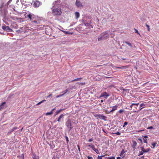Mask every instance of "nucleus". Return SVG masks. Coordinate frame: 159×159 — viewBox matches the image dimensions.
<instances>
[{
    "instance_id": "nucleus-1",
    "label": "nucleus",
    "mask_w": 159,
    "mask_h": 159,
    "mask_svg": "<svg viewBox=\"0 0 159 159\" xmlns=\"http://www.w3.org/2000/svg\"><path fill=\"white\" fill-rule=\"evenodd\" d=\"M107 31L101 33L98 38V40L100 41L102 40L106 39L108 37Z\"/></svg>"
},
{
    "instance_id": "nucleus-2",
    "label": "nucleus",
    "mask_w": 159,
    "mask_h": 159,
    "mask_svg": "<svg viewBox=\"0 0 159 159\" xmlns=\"http://www.w3.org/2000/svg\"><path fill=\"white\" fill-rule=\"evenodd\" d=\"M52 13L54 15H60L62 13L61 9L59 7L53 8L52 10Z\"/></svg>"
},
{
    "instance_id": "nucleus-3",
    "label": "nucleus",
    "mask_w": 159,
    "mask_h": 159,
    "mask_svg": "<svg viewBox=\"0 0 159 159\" xmlns=\"http://www.w3.org/2000/svg\"><path fill=\"white\" fill-rule=\"evenodd\" d=\"M94 116L97 119H100L103 120H105L106 117L103 115H102L100 114H97L94 115Z\"/></svg>"
},
{
    "instance_id": "nucleus-4",
    "label": "nucleus",
    "mask_w": 159,
    "mask_h": 159,
    "mask_svg": "<svg viewBox=\"0 0 159 159\" xmlns=\"http://www.w3.org/2000/svg\"><path fill=\"white\" fill-rule=\"evenodd\" d=\"M67 126L69 128V130H70L72 128L71 120L68 121L66 124Z\"/></svg>"
},
{
    "instance_id": "nucleus-5",
    "label": "nucleus",
    "mask_w": 159,
    "mask_h": 159,
    "mask_svg": "<svg viewBox=\"0 0 159 159\" xmlns=\"http://www.w3.org/2000/svg\"><path fill=\"white\" fill-rule=\"evenodd\" d=\"M40 5V2L37 1H36L34 2L33 4V6L34 7H39Z\"/></svg>"
},
{
    "instance_id": "nucleus-6",
    "label": "nucleus",
    "mask_w": 159,
    "mask_h": 159,
    "mask_svg": "<svg viewBox=\"0 0 159 159\" xmlns=\"http://www.w3.org/2000/svg\"><path fill=\"white\" fill-rule=\"evenodd\" d=\"M132 148H133L134 151L136 149V147L137 145V142L134 140H133L132 141Z\"/></svg>"
},
{
    "instance_id": "nucleus-7",
    "label": "nucleus",
    "mask_w": 159,
    "mask_h": 159,
    "mask_svg": "<svg viewBox=\"0 0 159 159\" xmlns=\"http://www.w3.org/2000/svg\"><path fill=\"white\" fill-rule=\"evenodd\" d=\"M109 96V95L106 92H104L103 93H102L101 97H103L104 98H107Z\"/></svg>"
},
{
    "instance_id": "nucleus-8",
    "label": "nucleus",
    "mask_w": 159,
    "mask_h": 159,
    "mask_svg": "<svg viewBox=\"0 0 159 159\" xmlns=\"http://www.w3.org/2000/svg\"><path fill=\"white\" fill-rule=\"evenodd\" d=\"M75 4L78 7H82L83 6L82 3L78 0H76V1Z\"/></svg>"
},
{
    "instance_id": "nucleus-9",
    "label": "nucleus",
    "mask_w": 159,
    "mask_h": 159,
    "mask_svg": "<svg viewBox=\"0 0 159 159\" xmlns=\"http://www.w3.org/2000/svg\"><path fill=\"white\" fill-rule=\"evenodd\" d=\"M2 28L4 30H11V29L9 27L7 26H2Z\"/></svg>"
},
{
    "instance_id": "nucleus-10",
    "label": "nucleus",
    "mask_w": 159,
    "mask_h": 159,
    "mask_svg": "<svg viewBox=\"0 0 159 159\" xmlns=\"http://www.w3.org/2000/svg\"><path fill=\"white\" fill-rule=\"evenodd\" d=\"M65 115H64L63 114H61V115H60L59 117L58 118L57 120V121L58 122H60L61 119H62V120L63 121V118L64 116Z\"/></svg>"
},
{
    "instance_id": "nucleus-11",
    "label": "nucleus",
    "mask_w": 159,
    "mask_h": 159,
    "mask_svg": "<svg viewBox=\"0 0 159 159\" xmlns=\"http://www.w3.org/2000/svg\"><path fill=\"white\" fill-rule=\"evenodd\" d=\"M141 150L144 153L148 152L150 150V149L149 148L145 149L143 147L142 148Z\"/></svg>"
},
{
    "instance_id": "nucleus-12",
    "label": "nucleus",
    "mask_w": 159,
    "mask_h": 159,
    "mask_svg": "<svg viewBox=\"0 0 159 159\" xmlns=\"http://www.w3.org/2000/svg\"><path fill=\"white\" fill-rule=\"evenodd\" d=\"M125 152L124 150V149H123L122 151H121V152L120 154V156L122 157V158H123L125 157V155L124 153Z\"/></svg>"
},
{
    "instance_id": "nucleus-13",
    "label": "nucleus",
    "mask_w": 159,
    "mask_h": 159,
    "mask_svg": "<svg viewBox=\"0 0 159 159\" xmlns=\"http://www.w3.org/2000/svg\"><path fill=\"white\" fill-rule=\"evenodd\" d=\"M32 158L33 159H39V156L36 155L35 154H33Z\"/></svg>"
},
{
    "instance_id": "nucleus-14",
    "label": "nucleus",
    "mask_w": 159,
    "mask_h": 159,
    "mask_svg": "<svg viewBox=\"0 0 159 159\" xmlns=\"http://www.w3.org/2000/svg\"><path fill=\"white\" fill-rule=\"evenodd\" d=\"M129 66H122L121 67H116L117 69H126Z\"/></svg>"
},
{
    "instance_id": "nucleus-15",
    "label": "nucleus",
    "mask_w": 159,
    "mask_h": 159,
    "mask_svg": "<svg viewBox=\"0 0 159 159\" xmlns=\"http://www.w3.org/2000/svg\"><path fill=\"white\" fill-rule=\"evenodd\" d=\"M117 106L116 105L113 107L112 109L110 111V112H112L116 110L117 109Z\"/></svg>"
},
{
    "instance_id": "nucleus-16",
    "label": "nucleus",
    "mask_w": 159,
    "mask_h": 159,
    "mask_svg": "<svg viewBox=\"0 0 159 159\" xmlns=\"http://www.w3.org/2000/svg\"><path fill=\"white\" fill-rule=\"evenodd\" d=\"M6 103V102H4L1 104V105H0V108L1 109H3L4 108V105Z\"/></svg>"
},
{
    "instance_id": "nucleus-17",
    "label": "nucleus",
    "mask_w": 159,
    "mask_h": 159,
    "mask_svg": "<svg viewBox=\"0 0 159 159\" xmlns=\"http://www.w3.org/2000/svg\"><path fill=\"white\" fill-rule=\"evenodd\" d=\"M17 157L19 159H24V155L22 154L20 156H17Z\"/></svg>"
},
{
    "instance_id": "nucleus-18",
    "label": "nucleus",
    "mask_w": 159,
    "mask_h": 159,
    "mask_svg": "<svg viewBox=\"0 0 159 159\" xmlns=\"http://www.w3.org/2000/svg\"><path fill=\"white\" fill-rule=\"evenodd\" d=\"M82 79V78L75 79L71 80V82H75V81H80Z\"/></svg>"
},
{
    "instance_id": "nucleus-19",
    "label": "nucleus",
    "mask_w": 159,
    "mask_h": 159,
    "mask_svg": "<svg viewBox=\"0 0 159 159\" xmlns=\"http://www.w3.org/2000/svg\"><path fill=\"white\" fill-rule=\"evenodd\" d=\"M63 109H61L60 110H57L55 113V115L56 116L58 115L59 113H60Z\"/></svg>"
},
{
    "instance_id": "nucleus-20",
    "label": "nucleus",
    "mask_w": 159,
    "mask_h": 159,
    "mask_svg": "<svg viewBox=\"0 0 159 159\" xmlns=\"http://www.w3.org/2000/svg\"><path fill=\"white\" fill-rule=\"evenodd\" d=\"M75 15L76 18H78L80 16V14L78 12H76L75 13Z\"/></svg>"
},
{
    "instance_id": "nucleus-21",
    "label": "nucleus",
    "mask_w": 159,
    "mask_h": 159,
    "mask_svg": "<svg viewBox=\"0 0 159 159\" xmlns=\"http://www.w3.org/2000/svg\"><path fill=\"white\" fill-rule=\"evenodd\" d=\"M124 43H125L126 44L128 45L130 47H131V48L132 47V44L130 43H129V42H127V41L125 42Z\"/></svg>"
},
{
    "instance_id": "nucleus-22",
    "label": "nucleus",
    "mask_w": 159,
    "mask_h": 159,
    "mask_svg": "<svg viewBox=\"0 0 159 159\" xmlns=\"http://www.w3.org/2000/svg\"><path fill=\"white\" fill-rule=\"evenodd\" d=\"M140 107H141L140 110H141L142 108H143V107H145V104H143V103H142L141 104H140Z\"/></svg>"
},
{
    "instance_id": "nucleus-23",
    "label": "nucleus",
    "mask_w": 159,
    "mask_h": 159,
    "mask_svg": "<svg viewBox=\"0 0 159 159\" xmlns=\"http://www.w3.org/2000/svg\"><path fill=\"white\" fill-rule=\"evenodd\" d=\"M27 17H28L30 19V20H32V15L31 14H29V15H27Z\"/></svg>"
},
{
    "instance_id": "nucleus-24",
    "label": "nucleus",
    "mask_w": 159,
    "mask_h": 159,
    "mask_svg": "<svg viewBox=\"0 0 159 159\" xmlns=\"http://www.w3.org/2000/svg\"><path fill=\"white\" fill-rule=\"evenodd\" d=\"M53 114V112H52V111H50V112H47L46 114V116H48V115H52V114Z\"/></svg>"
},
{
    "instance_id": "nucleus-25",
    "label": "nucleus",
    "mask_w": 159,
    "mask_h": 159,
    "mask_svg": "<svg viewBox=\"0 0 159 159\" xmlns=\"http://www.w3.org/2000/svg\"><path fill=\"white\" fill-rule=\"evenodd\" d=\"M45 101H46L45 100H42V101H41V102H39L37 104V105H40V104H41V103L43 102H44Z\"/></svg>"
},
{
    "instance_id": "nucleus-26",
    "label": "nucleus",
    "mask_w": 159,
    "mask_h": 159,
    "mask_svg": "<svg viewBox=\"0 0 159 159\" xmlns=\"http://www.w3.org/2000/svg\"><path fill=\"white\" fill-rule=\"evenodd\" d=\"M157 144V143H152V145L153 146V147H152L153 148H155Z\"/></svg>"
},
{
    "instance_id": "nucleus-27",
    "label": "nucleus",
    "mask_w": 159,
    "mask_h": 159,
    "mask_svg": "<svg viewBox=\"0 0 159 159\" xmlns=\"http://www.w3.org/2000/svg\"><path fill=\"white\" fill-rule=\"evenodd\" d=\"M17 129V128L16 127H14L11 130L10 132L11 133V132H13L14 130H15Z\"/></svg>"
},
{
    "instance_id": "nucleus-28",
    "label": "nucleus",
    "mask_w": 159,
    "mask_h": 159,
    "mask_svg": "<svg viewBox=\"0 0 159 159\" xmlns=\"http://www.w3.org/2000/svg\"><path fill=\"white\" fill-rule=\"evenodd\" d=\"M134 30H135L136 33H137L138 34H139V35H140L139 33L136 29L134 28Z\"/></svg>"
},
{
    "instance_id": "nucleus-29",
    "label": "nucleus",
    "mask_w": 159,
    "mask_h": 159,
    "mask_svg": "<svg viewBox=\"0 0 159 159\" xmlns=\"http://www.w3.org/2000/svg\"><path fill=\"white\" fill-rule=\"evenodd\" d=\"M68 91V90L67 89H66L65 91L63 92L62 93H63V95L66 94L67 92Z\"/></svg>"
},
{
    "instance_id": "nucleus-30",
    "label": "nucleus",
    "mask_w": 159,
    "mask_h": 159,
    "mask_svg": "<svg viewBox=\"0 0 159 159\" xmlns=\"http://www.w3.org/2000/svg\"><path fill=\"white\" fill-rule=\"evenodd\" d=\"M91 148H92L93 150H94L96 149L94 146L93 144H92V145L91 146Z\"/></svg>"
},
{
    "instance_id": "nucleus-31",
    "label": "nucleus",
    "mask_w": 159,
    "mask_h": 159,
    "mask_svg": "<svg viewBox=\"0 0 159 159\" xmlns=\"http://www.w3.org/2000/svg\"><path fill=\"white\" fill-rule=\"evenodd\" d=\"M94 151L97 154H99V152L98 149H95L94 150Z\"/></svg>"
},
{
    "instance_id": "nucleus-32",
    "label": "nucleus",
    "mask_w": 159,
    "mask_h": 159,
    "mask_svg": "<svg viewBox=\"0 0 159 159\" xmlns=\"http://www.w3.org/2000/svg\"><path fill=\"white\" fill-rule=\"evenodd\" d=\"M146 25L147 26V27L148 28V30L149 31H150V27L147 24H146Z\"/></svg>"
},
{
    "instance_id": "nucleus-33",
    "label": "nucleus",
    "mask_w": 159,
    "mask_h": 159,
    "mask_svg": "<svg viewBox=\"0 0 159 159\" xmlns=\"http://www.w3.org/2000/svg\"><path fill=\"white\" fill-rule=\"evenodd\" d=\"M77 84L81 85H84L85 84V82L84 83H78Z\"/></svg>"
},
{
    "instance_id": "nucleus-34",
    "label": "nucleus",
    "mask_w": 159,
    "mask_h": 159,
    "mask_svg": "<svg viewBox=\"0 0 159 159\" xmlns=\"http://www.w3.org/2000/svg\"><path fill=\"white\" fill-rule=\"evenodd\" d=\"M63 95H64L63 94L58 95L57 96L56 98H58L61 97L63 96Z\"/></svg>"
},
{
    "instance_id": "nucleus-35",
    "label": "nucleus",
    "mask_w": 159,
    "mask_h": 159,
    "mask_svg": "<svg viewBox=\"0 0 159 159\" xmlns=\"http://www.w3.org/2000/svg\"><path fill=\"white\" fill-rule=\"evenodd\" d=\"M104 156H98V159H102V157H104Z\"/></svg>"
},
{
    "instance_id": "nucleus-36",
    "label": "nucleus",
    "mask_w": 159,
    "mask_h": 159,
    "mask_svg": "<svg viewBox=\"0 0 159 159\" xmlns=\"http://www.w3.org/2000/svg\"><path fill=\"white\" fill-rule=\"evenodd\" d=\"M65 138L67 142L68 143L69 142L68 138L67 136H66Z\"/></svg>"
},
{
    "instance_id": "nucleus-37",
    "label": "nucleus",
    "mask_w": 159,
    "mask_h": 159,
    "mask_svg": "<svg viewBox=\"0 0 159 159\" xmlns=\"http://www.w3.org/2000/svg\"><path fill=\"white\" fill-rule=\"evenodd\" d=\"M143 153L144 152H143L142 151H140L139 152V156L142 155H143Z\"/></svg>"
},
{
    "instance_id": "nucleus-38",
    "label": "nucleus",
    "mask_w": 159,
    "mask_h": 159,
    "mask_svg": "<svg viewBox=\"0 0 159 159\" xmlns=\"http://www.w3.org/2000/svg\"><path fill=\"white\" fill-rule=\"evenodd\" d=\"M124 111V110L123 109H121L119 111V112L120 113H121L123 112Z\"/></svg>"
},
{
    "instance_id": "nucleus-39",
    "label": "nucleus",
    "mask_w": 159,
    "mask_h": 159,
    "mask_svg": "<svg viewBox=\"0 0 159 159\" xmlns=\"http://www.w3.org/2000/svg\"><path fill=\"white\" fill-rule=\"evenodd\" d=\"M84 24L86 26H88L89 25V23H84Z\"/></svg>"
},
{
    "instance_id": "nucleus-40",
    "label": "nucleus",
    "mask_w": 159,
    "mask_h": 159,
    "mask_svg": "<svg viewBox=\"0 0 159 159\" xmlns=\"http://www.w3.org/2000/svg\"><path fill=\"white\" fill-rule=\"evenodd\" d=\"M147 129H153V127L151 126L148 127Z\"/></svg>"
},
{
    "instance_id": "nucleus-41",
    "label": "nucleus",
    "mask_w": 159,
    "mask_h": 159,
    "mask_svg": "<svg viewBox=\"0 0 159 159\" xmlns=\"http://www.w3.org/2000/svg\"><path fill=\"white\" fill-rule=\"evenodd\" d=\"M115 134H117V135H120V133L119 132V131H117V132L116 133H115Z\"/></svg>"
},
{
    "instance_id": "nucleus-42",
    "label": "nucleus",
    "mask_w": 159,
    "mask_h": 159,
    "mask_svg": "<svg viewBox=\"0 0 159 159\" xmlns=\"http://www.w3.org/2000/svg\"><path fill=\"white\" fill-rule=\"evenodd\" d=\"M93 141V139L91 138V139H89L88 140V141L89 142H91L92 141Z\"/></svg>"
},
{
    "instance_id": "nucleus-43",
    "label": "nucleus",
    "mask_w": 159,
    "mask_h": 159,
    "mask_svg": "<svg viewBox=\"0 0 159 159\" xmlns=\"http://www.w3.org/2000/svg\"><path fill=\"white\" fill-rule=\"evenodd\" d=\"M143 140H144V143H147V139H144Z\"/></svg>"
},
{
    "instance_id": "nucleus-44",
    "label": "nucleus",
    "mask_w": 159,
    "mask_h": 159,
    "mask_svg": "<svg viewBox=\"0 0 159 159\" xmlns=\"http://www.w3.org/2000/svg\"><path fill=\"white\" fill-rule=\"evenodd\" d=\"M87 158H88V159H93V157H90L89 156H88L87 157Z\"/></svg>"
},
{
    "instance_id": "nucleus-45",
    "label": "nucleus",
    "mask_w": 159,
    "mask_h": 159,
    "mask_svg": "<svg viewBox=\"0 0 159 159\" xmlns=\"http://www.w3.org/2000/svg\"><path fill=\"white\" fill-rule=\"evenodd\" d=\"M32 22L33 23H34L37 24H38L37 21L36 20H34Z\"/></svg>"
},
{
    "instance_id": "nucleus-46",
    "label": "nucleus",
    "mask_w": 159,
    "mask_h": 159,
    "mask_svg": "<svg viewBox=\"0 0 159 159\" xmlns=\"http://www.w3.org/2000/svg\"><path fill=\"white\" fill-rule=\"evenodd\" d=\"M139 103H132V105H136L137 106H138L139 105Z\"/></svg>"
},
{
    "instance_id": "nucleus-47",
    "label": "nucleus",
    "mask_w": 159,
    "mask_h": 159,
    "mask_svg": "<svg viewBox=\"0 0 159 159\" xmlns=\"http://www.w3.org/2000/svg\"><path fill=\"white\" fill-rule=\"evenodd\" d=\"M128 124V122H125L124 123V126H125Z\"/></svg>"
},
{
    "instance_id": "nucleus-48",
    "label": "nucleus",
    "mask_w": 159,
    "mask_h": 159,
    "mask_svg": "<svg viewBox=\"0 0 159 159\" xmlns=\"http://www.w3.org/2000/svg\"><path fill=\"white\" fill-rule=\"evenodd\" d=\"M77 147H78V149L79 151H80V146L79 145H77Z\"/></svg>"
},
{
    "instance_id": "nucleus-49",
    "label": "nucleus",
    "mask_w": 159,
    "mask_h": 159,
    "mask_svg": "<svg viewBox=\"0 0 159 159\" xmlns=\"http://www.w3.org/2000/svg\"><path fill=\"white\" fill-rule=\"evenodd\" d=\"M143 138L144 139H146L147 138H148V137L147 136L145 135L143 136Z\"/></svg>"
},
{
    "instance_id": "nucleus-50",
    "label": "nucleus",
    "mask_w": 159,
    "mask_h": 159,
    "mask_svg": "<svg viewBox=\"0 0 159 159\" xmlns=\"http://www.w3.org/2000/svg\"><path fill=\"white\" fill-rule=\"evenodd\" d=\"M92 144H93L92 143H91V144H89V145H88V146L89 147H90L91 148V146L92 145Z\"/></svg>"
},
{
    "instance_id": "nucleus-51",
    "label": "nucleus",
    "mask_w": 159,
    "mask_h": 159,
    "mask_svg": "<svg viewBox=\"0 0 159 159\" xmlns=\"http://www.w3.org/2000/svg\"><path fill=\"white\" fill-rule=\"evenodd\" d=\"M93 125L96 126V124L95 123H92Z\"/></svg>"
},
{
    "instance_id": "nucleus-52",
    "label": "nucleus",
    "mask_w": 159,
    "mask_h": 159,
    "mask_svg": "<svg viewBox=\"0 0 159 159\" xmlns=\"http://www.w3.org/2000/svg\"><path fill=\"white\" fill-rule=\"evenodd\" d=\"M52 96V94H50L49 95L47 96V98H49L51 96Z\"/></svg>"
},
{
    "instance_id": "nucleus-53",
    "label": "nucleus",
    "mask_w": 159,
    "mask_h": 159,
    "mask_svg": "<svg viewBox=\"0 0 159 159\" xmlns=\"http://www.w3.org/2000/svg\"><path fill=\"white\" fill-rule=\"evenodd\" d=\"M139 140H140V142L141 143H143L142 140L141 139H139Z\"/></svg>"
},
{
    "instance_id": "nucleus-54",
    "label": "nucleus",
    "mask_w": 159,
    "mask_h": 159,
    "mask_svg": "<svg viewBox=\"0 0 159 159\" xmlns=\"http://www.w3.org/2000/svg\"><path fill=\"white\" fill-rule=\"evenodd\" d=\"M55 110V108H54L51 111H52V112H53V111Z\"/></svg>"
},
{
    "instance_id": "nucleus-55",
    "label": "nucleus",
    "mask_w": 159,
    "mask_h": 159,
    "mask_svg": "<svg viewBox=\"0 0 159 159\" xmlns=\"http://www.w3.org/2000/svg\"><path fill=\"white\" fill-rule=\"evenodd\" d=\"M63 32L64 33H66V34H67V33H68V32H66V31H63Z\"/></svg>"
},
{
    "instance_id": "nucleus-56",
    "label": "nucleus",
    "mask_w": 159,
    "mask_h": 159,
    "mask_svg": "<svg viewBox=\"0 0 159 159\" xmlns=\"http://www.w3.org/2000/svg\"><path fill=\"white\" fill-rule=\"evenodd\" d=\"M117 159H121V158L120 157H117Z\"/></svg>"
},
{
    "instance_id": "nucleus-57",
    "label": "nucleus",
    "mask_w": 159,
    "mask_h": 159,
    "mask_svg": "<svg viewBox=\"0 0 159 159\" xmlns=\"http://www.w3.org/2000/svg\"><path fill=\"white\" fill-rule=\"evenodd\" d=\"M133 105H132V104L130 105V107H132V106H133Z\"/></svg>"
},
{
    "instance_id": "nucleus-58",
    "label": "nucleus",
    "mask_w": 159,
    "mask_h": 159,
    "mask_svg": "<svg viewBox=\"0 0 159 159\" xmlns=\"http://www.w3.org/2000/svg\"><path fill=\"white\" fill-rule=\"evenodd\" d=\"M125 126H124V125L123 126V127H125Z\"/></svg>"
},
{
    "instance_id": "nucleus-59",
    "label": "nucleus",
    "mask_w": 159,
    "mask_h": 159,
    "mask_svg": "<svg viewBox=\"0 0 159 159\" xmlns=\"http://www.w3.org/2000/svg\"><path fill=\"white\" fill-rule=\"evenodd\" d=\"M101 102H102V100H101Z\"/></svg>"
},
{
    "instance_id": "nucleus-60",
    "label": "nucleus",
    "mask_w": 159,
    "mask_h": 159,
    "mask_svg": "<svg viewBox=\"0 0 159 159\" xmlns=\"http://www.w3.org/2000/svg\"><path fill=\"white\" fill-rule=\"evenodd\" d=\"M97 66V67H98V66Z\"/></svg>"
},
{
    "instance_id": "nucleus-61",
    "label": "nucleus",
    "mask_w": 159,
    "mask_h": 159,
    "mask_svg": "<svg viewBox=\"0 0 159 159\" xmlns=\"http://www.w3.org/2000/svg\"><path fill=\"white\" fill-rule=\"evenodd\" d=\"M115 159L114 157H113V159Z\"/></svg>"
}]
</instances>
